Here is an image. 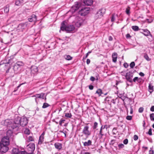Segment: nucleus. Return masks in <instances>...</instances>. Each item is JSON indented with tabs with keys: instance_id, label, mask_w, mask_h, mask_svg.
<instances>
[{
	"instance_id": "obj_60",
	"label": "nucleus",
	"mask_w": 154,
	"mask_h": 154,
	"mask_svg": "<svg viewBox=\"0 0 154 154\" xmlns=\"http://www.w3.org/2000/svg\"><path fill=\"white\" fill-rule=\"evenodd\" d=\"M139 75L143 77L144 76V74L142 72H140L139 73Z\"/></svg>"
},
{
	"instance_id": "obj_31",
	"label": "nucleus",
	"mask_w": 154,
	"mask_h": 154,
	"mask_svg": "<svg viewBox=\"0 0 154 154\" xmlns=\"http://www.w3.org/2000/svg\"><path fill=\"white\" fill-rule=\"evenodd\" d=\"M131 27L132 29L135 31H137L139 30V27L137 26H132Z\"/></svg>"
},
{
	"instance_id": "obj_24",
	"label": "nucleus",
	"mask_w": 154,
	"mask_h": 154,
	"mask_svg": "<svg viewBox=\"0 0 154 154\" xmlns=\"http://www.w3.org/2000/svg\"><path fill=\"white\" fill-rule=\"evenodd\" d=\"M20 151L19 149L17 148H13L12 150V153L13 154H19Z\"/></svg>"
},
{
	"instance_id": "obj_61",
	"label": "nucleus",
	"mask_w": 154,
	"mask_h": 154,
	"mask_svg": "<svg viewBox=\"0 0 154 154\" xmlns=\"http://www.w3.org/2000/svg\"><path fill=\"white\" fill-rule=\"evenodd\" d=\"M112 133H113V134H116V129H115V128L113 129L112 130Z\"/></svg>"
},
{
	"instance_id": "obj_7",
	"label": "nucleus",
	"mask_w": 154,
	"mask_h": 154,
	"mask_svg": "<svg viewBox=\"0 0 154 154\" xmlns=\"http://www.w3.org/2000/svg\"><path fill=\"white\" fill-rule=\"evenodd\" d=\"M24 65V63L22 61H18L16 63L14 66V70H18L19 71L21 70V67Z\"/></svg>"
},
{
	"instance_id": "obj_1",
	"label": "nucleus",
	"mask_w": 154,
	"mask_h": 154,
	"mask_svg": "<svg viewBox=\"0 0 154 154\" xmlns=\"http://www.w3.org/2000/svg\"><path fill=\"white\" fill-rule=\"evenodd\" d=\"M28 119L26 117L23 116L20 118L18 117L13 121L12 120L6 119L2 122V124L9 127L10 128L14 129L18 127L19 125L22 127L26 126L28 123Z\"/></svg>"
},
{
	"instance_id": "obj_42",
	"label": "nucleus",
	"mask_w": 154,
	"mask_h": 154,
	"mask_svg": "<svg viewBox=\"0 0 154 154\" xmlns=\"http://www.w3.org/2000/svg\"><path fill=\"white\" fill-rule=\"evenodd\" d=\"M143 110L144 108L143 107H140L138 109V112L140 113H142Z\"/></svg>"
},
{
	"instance_id": "obj_55",
	"label": "nucleus",
	"mask_w": 154,
	"mask_h": 154,
	"mask_svg": "<svg viewBox=\"0 0 154 154\" xmlns=\"http://www.w3.org/2000/svg\"><path fill=\"white\" fill-rule=\"evenodd\" d=\"M89 88L91 90H92L94 88V86L92 85H90L89 86Z\"/></svg>"
},
{
	"instance_id": "obj_20",
	"label": "nucleus",
	"mask_w": 154,
	"mask_h": 154,
	"mask_svg": "<svg viewBox=\"0 0 154 154\" xmlns=\"http://www.w3.org/2000/svg\"><path fill=\"white\" fill-rule=\"evenodd\" d=\"M112 57L113 62L114 63L116 62L117 58V53H113L112 55Z\"/></svg>"
},
{
	"instance_id": "obj_27",
	"label": "nucleus",
	"mask_w": 154,
	"mask_h": 154,
	"mask_svg": "<svg viewBox=\"0 0 154 154\" xmlns=\"http://www.w3.org/2000/svg\"><path fill=\"white\" fill-rule=\"evenodd\" d=\"M153 87L151 84H149V91L150 93H151L153 91Z\"/></svg>"
},
{
	"instance_id": "obj_26",
	"label": "nucleus",
	"mask_w": 154,
	"mask_h": 154,
	"mask_svg": "<svg viewBox=\"0 0 154 154\" xmlns=\"http://www.w3.org/2000/svg\"><path fill=\"white\" fill-rule=\"evenodd\" d=\"M4 9L5 13H8L9 10V6L8 5H6Z\"/></svg>"
},
{
	"instance_id": "obj_30",
	"label": "nucleus",
	"mask_w": 154,
	"mask_h": 154,
	"mask_svg": "<svg viewBox=\"0 0 154 154\" xmlns=\"http://www.w3.org/2000/svg\"><path fill=\"white\" fill-rule=\"evenodd\" d=\"M144 57L148 61H150L151 60V59L149 57L147 54H144Z\"/></svg>"
},
{
	"instance_id": "obj_48",
	"label": "nucleus",
	"mask_w": 154,
	"mask_h": 154,
	"mask_svg": "<svg viewBox=\"0 0 154 154\" xmlns=\"http://www.w3.org/2000/svg\"><path fill=\"white\" fill-rule=\"evenodd\" d=\"M148 134L149 135H152V129L151 128H150L149 130V131L148 132Z\"/></svg>"
},
{
	"instance_id": "obj_8",
	"label": "nucleus",
	"mask_w": 154,
	"mask_h": 154,
	"mask_svg": "<svg viewBox=\"0 0 154 154\" xmlns=\"http://www.w3.org/2000/svg\"><path fill=\"white\" fill-rule=\"evenodd\" d=\"M142 30L144 32H141L142 34L146 36H150L151 38H149V41L151 42L152 40V35L150 34V32L147 29H142Z\"/></svg>"
},
{
	"instance_id": "obj_43",
	"label": "nucleus",
	"mask_w": 154,
	"mask_h": 154,
	"mask_svg": "<svg viewBox=\"0 0 154 154\" xmlns=\"http://www.w3.org/2000/svg\"><path fill=\"white\" fill-rule=\"evenodd\" d=\"M126 79L128 81L132 83L133 82V80H132V78H126Z\"/></svg>"
},
{
	"instance_id": "obj_16",
	"label": "nucleus",
	"mask_w": 154,
	"mask_h": 154,
	"mask_svg": "<svg viewBox=\"0 0 154 154\" xmlns=\"http://www.w3.org/2000/svg\"><path fill=\"white\" fill-rule=\"evenodd\" d=\"M37 20L36 16L34 14H32V16L28 18V20L30 22H36Z\"/></svg>"
},
{
	"instance_id": "obj_32",
	"label": "nucleus",
	"mask_w": 154,
	"mask_h": 154,
	"mask_svg": "<svg viewBox=\"0 0 154 154\" xmlns=\"http://www.w3.org/2000/svg\"><path fill=\"white\" fill-rule=\"evenodd\" d=\"M50 105L48 103H43L42 108L44 109L48 107Z\"/></svg>"
},
{
	"instance_id": "obj_15",
	"label": "nucleus",
	"mask_w": 154,
	"mask_h": 154,
	"mask_svg": "<svg viewBox=\"0 0 154 154\" xmlns=\"http://www.w3.org/2000/svg\"><path fill=\"white\" fill-rule=\"evenodd\" d=\"M84 4L87 6H91L93 4V0H83Z\"/></svg>"
},
{
	"instance_id": "obj_25",
	"label": "nucleus",
	"mask_w": 154,
	"mask_h": 154,
	"mask_svg": "<svg viewBox=\"0 0 154 154\" xmlns=\"http://www.w3.org/2000/svg\"><path fill=\"white\" fill-rule=\"evenodd\" d=\"M64 58L66 60H70L72 59V57L69 55H65L64 56Z\"/></svg>"
},
{
	"instance_id": "obj_11",
	"label": "nucleus",
	"mask_w": 154,
	"mask_h": 154,
	"mask_svg": "<svg viewBox=\"0 0 154 154\" xmlns=\"http://www.w3.org/2000/svg\"><path fill=\"white\" fill-rule=\"evenodd\" d=\"M27 149L29 151L33 152L35 149V145L34 143H31L27 146Z\"/></svg>"
},
{
	"instance_id": "obj_18",
	"label": "nucleus",
	"mask_w": 154,
	"mask_h": 154,
	"mask_svg": "<svg viewBox=\"0 0 154 154\" xmlns=\"http://www.w3.org/2000/svg\"><path fill=\"white\" fill-rule=\"evenodd\" d=\"M26 27V24L24 23H21L18 26V29L20 30L23 31Z\"/></svg>"
},
{
	"instance_id": "obj_51",
	"label": "nucleus",
	"mask_w": 154,
	"mask_h": 154,
	"mask_svg": "<svg viewBox=\"0 0 154 154\" xmlns=\"http://www.w3.org/2000/svg\"><path fill=\"white\" fill-rule=\"evenodd\" d=\"M95 79V78L93 76H91L90 78V80L92 82L94 81Z\"/></svg>"
},
{
	"instance_id": "obj_33",
	"label": "nucleus",
	"mask_w": 154,
	"mask_h": 154,
	"mask_svg": "<svg viewBox=\"0 0 154 154\" xmlns=\"http://www.w3.org/2000/svg\"><path fill=\"white\" fill-rule=\"evenodd\" d=\"M98 126V123L96 122H95L94 123V125L93 126V129H96Z\"/></svg>"
},
{
	"instance_id": "obj_2",
	"label": "nucleus",
	"mask_w": 154,
	"mask_h": 154,
	"mask_svg": "<svg viewBox=\"0 0 154 154\" xmlns=\"http://www.w3.org/2000/svg\"><path fill=\"white\" fill-rule=\"evenodd\" d=\"M80 9L79 11L78 14L82 16H85L90 12V8L82 7V3L81 2H76L73 5L71 9V11L72 12H74Z\"/></svg>"
},
{
	"instance_id": "obj_39",
	"label": "nucleus",
	"mask_w": 154,
	"mask_h": 154,
	"mask_svg": "<svg viewBox=\"0 0 154 154\" xmlns=\"http://www.w3.org/2000/svg\"><path fill=\"white\" fill-rule=\"evenodd\" d=\"M28 140L29 141H32L34 140L33 137L31 136H29L28 137Z\"/></svg>"
},
{
	"instance_id": "obj_53",
	"label": "nucleus",
	"mask_w": 154,
	"mask_h": 154,
	"mask_svg": "<svg viewBox=\"0 0 154 154\" xmlns=\"http://www.w3.org/2000/svg\"><path fill=\"white\" fill-rule=\"evenodd\" d=\"M150 149H151V148ZM149 154H154V151L151 149L149 151Z\"/></svg>"
},
{
	"instance_id": "obj_36",
	"label": "nucleus",
	"mask_w": 154,
	"mask_h": 154,
	"mask_svg": "<svg viewBox=\"0 0 154 154\" xmlns=\"http://www.w3.org/2000/svg\"><path fill=\"white\" fill-rule=\"evenodd\" d=\"M65 120L62 119H61L59 121V125L61 126L62 125V124L64 123Z\"/></svg>"
},
{
	"instance_id": "obj_28",
	"label": "nucleus",
	"mask_w": 154,
	"mask_h": 154,
	"mask_svg": "<svg viewBox=\"0 0 154 154\" xmlns=\"http://www.w3.org/2000/svg\"><path fill=\"white\" fill-rule=\"evenodd\" d=\"M96 93L98 94L100 96H101V94H102V90L100 89H99L97 91Z\"/></svg>"
},
{
	"instance_id": "obj_3",
	"label": "nucleus",
	"mask_w": 154,
	"mask_h": 154,
	"mask_svg": "<svg viewBox=\"0 0 154 154\" xmlns=\"http://www.w3.org/2000/svg\"><path fill=\"white\" fill-rule=\"evenodd\" d=\"M75 27L72 25H67L65 24V22L63 21L61 24L60 29L62 31L67 32L72 31L75 30Z\"/></svg>"
},
{
	"instance_id": "obj_40",
	"label": "nucleus",
	"mask_w": 154,
	"mask_h": 154,
	"mask_svg": "<svg viewBox=\"0 0 154 154\" xmlns=\"http://www.w3.org/2000/svg\"><path fill=\"white\" fill-rule=\"evenodd\" d=\"M130 8L129 7H128V8H127L126 9V13L128 15H129L130 14Z\"/></svg>"
},
{
	"instance_id": "obj_21",
	"label": "nucleus",
	"mask_w": 154,
	"mask_h": 154,
	"mask_svg": "<svg viewBox=\"0 0 154 154\" xmlns=\"http://www.w3.org/2000/svg\"><path fill=\"white\" fill-rule=\"evenodd\" d=\"M82 143L84 146H88L91 145L92 142L91 140H89L87 142H82Z\"/></svg>"
},
{
	"instance_id": "obj_14",
	"label": "nucleus",
	"mask_w": 154,
	"mask_h": 154,
	"mask_svg": "<svg viewBox=\"0 0 154 154\" xmlns=\"http://www.w3.org/2000/svg\"><path fill=\"white\" fill-rule=\"evenodd\" d=\"M8 149V148L7 146L2 145L0 149V151L2 153H5Z\"/></svg>"
},
{
	"instance_id": "obj_47",
	"label": "nucleus",
	"mask_w": 154,
	"mask_h": 154,
	"mask_svg": "<svg viewBox=\"0 0 154 154\" xmlns=\"http://www.w3.org/2000/svg\"><path fill=\"white\" fill-rule=\"evenodd\" d=\"M138 138V136L137 135H135L134 136L133 139L134 140H137Z\"/></svg>"
},
{
	"instance_id": "obj_64",
	"label": "nucleus",
	"mask_w": 154,
	"mask_h": 154,
	"mask_svg": "<svg viewBox=\"0 0 154 154\" xmlns=\"http://www.w3.org/2000/svg\"><path fill=\"white\" fill-rule=\"evenodd\" d=\"M99 77V75L98 74H97L95 77L96 80L97 81L98 80Z\"/></svg>"
},
{
	"instance_id": "obj_10",
	"label": "nucleus",
	"mask_w": 154,
	"mask_h": 154,
	"mask_svg": "<svg viewBox=\"0 0 154 154\" xmlns=\"http://www.w3.org/2000/svg\"><path fill=\"white\" fill-rule=\"evenodd\" d=\"M32 97H35V102L37 103V99L38 98L44 99L45 97V94L43 93H41L40 94H36L35 95L32 96Z\"/></svg>"
},
{
	"instance_id": "obj_34",
	"label": "nucleus",
	"mask_w": 154,
	"mask_h": 154,
	"mask_svg": "<svg viewBox=\"0 0 154 154\" xmlns=\"http://www.w3.org/2000/svg\"><path fill=\"white\" fill-rule=\"evenodd\" d=\"M150 120L152 121H154V113H152L150 115Z\"/></svg>"
},
{
	"instance_id": "obj_63",
	"label": "nucleus",
	"mask_w": 154,
	"mask_h": 154,
	"mask_svg": "<svg viewBox=\"0 0 154 154\" xmlns=\"http://www.w3.org/2000/svg\"><path fill=\"white\" fill-rule=\"evenodd\" d=\"M90 60L89 59H88L87 60L86 63L88 64L90 63Z\"/></svg>"
},
{
	"instance_id": "obj_5",
	"label": "nucleus",
	"mask_w": 154,
	"mask_h": 154,
	"mask_svg": "<svg viewBox=\"0 0 154 154\" xmlns=\"http://www.w3.org/2000/svg\"><path fill=\"white\" fill-rule=\"evenodd\" d=\"M106 10L104 8H101L98 11L95 15V17L97 18H101L105 13Z\"/></svg>"
},
{
	"instance_id": "obj_4",
	"label": "nucleus",
	"mask_w": 154,
	"mask_h": 154,
	"mask_svg": "<svg viewBox=\"0 0 154 154\" xmlns=\"http://www.w3.org/2000/svg\"><path fill=\"white\" fill-rule=\"evenodd\" d=\"M89 127L88 125L85 126L82 131V133L87 138L91 134V132L89 130Z\"/></svg>"
},
{
	"instance_id": "obj_52",
	"label": "nucleus",
	"mask_w": 154,
	"mask_h": 154,
	"mask_svg": "<svg viewBox=\"0 0 154 154\" xmlns=\"http://www.w3.org/2000/svg\"><path fill=\"white\" fill-rule=\"evenodd\" d=\"M137 79H138V77H134V78L133 79V81L134 82H135L136 81L137 82Z\"/></svg>"
},
{
	"instance_id": "obj_29",
	"label": "nucleus",
	"mask_w": 154,
	"mask_h": 154,
	"mask_svg": "<svg viewBox=\"0 0 154 154\" xmlns=\"http://www.w3.org/2000/svg\"><path fill=\"white\" fill-rule=\"evenodd\" d=\"M125 76L126 78H132L133 77V75L132 73L129 72L126 73Z\"/></svg>"
},
{
	"instance_id": "obj_6",
	"label": "nucleus",
	"mask_w": 154,
	"mask_h": 154,
	"mask_svg": "<svg viewBox=\"0 0 154 154\" xmlns=\"http://www.w3.org/2000/svg\"><path fill=\"white\" fill-rule=\"evenodd\" d=\"M106 125H102L100 128L99 133V136L100 138H102L103 136L104 135L105 133L107 131V128H105Z\"/></svg>"
},
{
	"instance_id": "obj_38",
	"label": "nucleus",
	"mask_w": 154,
	"mask_h": 154,
	"mask_svg": "<svg viewBox=\"0 0 154 154\" xmlns=\"http://www.w3.org/2000/svg\"><path fill=\"white\" fill-rule=\"evenodd\" d=\"M24 133L26 134H30V131L28 129H26L24 131Z\"/></svg>"
},
{
	"instance_id": "obj_45",
	"label": "nucleus",
	"mask_w": 154,
	"mask_h": 154,
	"mask_svg": "<svg viewBox=\"0 0 154 154\" xmlns=\"http://www.w3.org/2000/svg\"><path fill=\"white\" fill-rule=\"evenodd\" d=\"M123 142L125 144H127L128 143V139H126L123 140Z\"/></svg>"
},
{
	"instance_id": "obj_12",
	"label": "nucleus",
	"mask_w": 154,
	"mask_h": 154,
	"mask_svg": "<svg viewBox=\"0 0 154 154\" xmlns=\"http://www.w3.org/2000/svg\"><path fill=\"white\" fill-rule=\"evenodd\" d=\"M84 20L82 18H79L78 20L75 23V26L78 27H80L82 25L84 22Z\"/></svg>"
},
{
	"instance_id": "obj_23",
	"label": "nucleus",
	"mask_w": 154,
	"mask_h": 154,
	"mask_svg": "<svg viewBox=\"0 0 154 154\" xmlns=\"http://www.w3.org/2000/svg\"><path fill=\"white\" fill-rule=\"evenodd\" d=\"M31 71L32 73H34L38 71V68L36 66H32L31 68Z\"/></svg>"
},
{
	"instance_id": "obj_59",
	"label": "nucleus",
	"mask_w": 154,
	"mask_h": 154,
	"mask_svg": "<svg viewBox=\"0 0 154 154\" xmlns=\"http://www.w3.org/2000/svg\"><path fill=\"white\" fill-rule=\"evenodd\" d=\"M150 111L152 112H154V106H152L150 108Z\"/></svg>"
},
{
	"instance_id": "obj_54",
	"label": "nucleus",
	"mask_w": 154,
	"mask_h": 154,
	"mask_svg": "<svg viewBox=\"0 0 154 154\" xmlns=\"http://www.w3.org/2000/svg\"><path fill=\"white\" fill-rule=\"evenodd\" d=\"M123 65H124V67H125V68H127L128 66V64L127 63H125Z\"/></svg>"
},
{
	"instance_id": "obj_56",
	"label": "nucleus",
	"mask_w": 154,
	"mask_h": 154,
	"mask_svg": "<svg viewBox=\"0 0 154 154\" xmlns=\"http://www.w3.org/2000/svg\"><path fill=\"white\" fill-rule=\"evenodd\" d=\"M22 85V84H20L17 87V88H15L14 91V92H15L20 87V85Z\"/></svg>"
},
{
	"instance_id": "obj_13",
	"label": "nucleus",
	"mask_w": 154,
	"mask_h": 154,
	"mask_svg": "<svg viewBox=\"0 0 154 154\" xmlns=\"http://www.w3.org/2000/svg\"><path fill=\"white\" fill-rule=\"evenodd\" d=\"M26 2L27 1L26 0H16L15 4L16 5L19 6L22 5Z\"/></svg>"
},
{
	"instance_id": "obj_41",
	"label": "nucleus",
	"mask_w": 154,
	"mask_h": 154,
	"mask_svg": "<svg viewBox=\"0 0 154 154\" xmlns=\"http://www.w3.org/2000/svg\"><path fill=\"white\" fill-rule=\"evenodd\" d=\"M135 65V63L134 62H132L130 64V66L131 68H133Z\"/></svg>"
},
{
	"instance_id": "obj_62",
	"label": "nucleus",
	"mask_w": 154,
	"mask_h": 154,
	"mask_svg": "<svg viewBox=\"0 0 154 154\" xmlns=\"http://www.w3.org/2000/svg\"><path fill=\"white\" fill-rule=\"evenodd\" d=\"M113 40L112 37L110 36H109V41H112Z\"/></svg>"
},
{
	"instance_id": "obj_58",
	"label": "nucleus",
	"mask_w": 154,
	"mask_h": 154,
	"mask_svg": "<svg viewBox=\"0 0 154 154\" xmlns=\"http://www.w3.org/2000/svg\"><path fill=\"white\" fill-rule=\"evenodd\" d=\"M130 113L131 114H132L133 113V109L131 106L130 107Z\"/></svg>"
},
{
	"instance_id": "obj_22",
	"label": "nucleus",
	"mask_w": 154,
	"mask_h": 154,
	"mask_svg": "<svg viewBox=\"0 0 154 154\" xmlns=\"http://www.w3.org/2000/svg\"><path fill=\"white\" fill-rule=\"evenodd\" d=\"M12 134V131L11 130H9L7 131V136L6 137L9 138L10 137H11Z\"/></svg>"
},
{
	"instance_id": "obj_46",
	"label": "nucleus",
	"mask_w": 154,
	"mask_h": 154,
	"mask_svg": "<svg viewBox=\"0 0 154 154\" xmlns=\"http://www.w3.org/2000/svg\"><path fill=\"white\" fill-rule=\"evenodd\" d=\"M126 119L128 120H131L132 119V117L131 116H128L126 117Z\"/></svg>"
},
{
	"instance_id": "obj_19",
	"label": "nucleus",
	"mask_w": 154,
	"mask_h": 154,
	"mask_svg": "<svg viewBox=\"0 0 154 154\" xmlns=\"http://www.w3.org/2000/svg\"><path fill=\"white\" fill-rule=\"evenodd\" d=\"M55 148L59 150H60L62 148V144L61 143H56L54 144Z\"/></svg>"
},
{
	"instance_id": "obj_37",
	"label": "nucleus",
	"mask_w": 154,
	"mask_h": 154,
	"mask_svg": "<svg viewBox=\"0 0 154 154\" xmlns=\"http://www.w3.org/2000/svg\"><path fill=\"white\" fill-rule=\"evenodd\" d=\"M118 146L119 149H122L124 147V145L122 143H119L118 144Z\"/></svg>"
},
{
	"instance_id": "obj_9",
	"label": "nucleus",
	"mask_w": 154,
	"mask_h": 154,
	"mask_svg": "<svg viewBox=\"0 0 154 154\" xmlns=\"http://www.w3.org/2000/svg\"><path fill=\"white\" fill-rule=\"evenodd\" d=\"M1 142L2 145L8 146L9 143V138L4 137L2 139Z\"/></svg>"
},
{
	"instance_id": "obj_17",
	"label": "nucleus",
	"mask_w": 154,
	"mask_h": 154,
	"mask_svg": "<svg viewBox=\"0 0 154 154\" xmlns=\"http://www.w3.org/2000/svg\"><path fill=\"white\" fill-rule=\"evenodd\" d=\"M45 134V132H43L39 137V139L38 142V144H41L44 141V135Z\"/></svg>"
},
{
	"instance_id": "obj_57",
	"label": "nucleus",
	"mask_w": 154,
	"mask_h": 154,
	"mask_svg": "<svg viewBox=\"0 0 154 154\" xmlns=\"http://www.w3.org/2000/svg\"><path fill=\"white\" fill-rule=\"evenodd\" d=\"M142 79L141 78H138V77L137 82L138 83L141 82L142 81Z\"/></svg>"
},
{
	"instance_id": "obj_44",
	"label": "nucleus",
	"mask_w": 154,
	"mask_h": 154,
	"mask_svg": "<svg viewBox=\"0 0 154 154\" xmlns=\"http://www.w3.org/2000/svg\"><path fill=\"white\" fill-rule=\"evenodd\" d=\"M115 20V14H113L112 15V17L111 19V21L112 22L114 21Z\"/></svg>"
},
{
	"instance_id": "obj_49",
	"label": "nucleus",
	"mask_w": 154,
	"mask_h": 154,
	"mask_svg": "<svg viewBox=\"0 0 154 154\" xmlns=\"http://www.w3.org/2000/svg\"><path fill=\"white\" fill-rule=\"evenodd\" d=\"M19 154H28V153L25 151H20Z\"/></svg>"
},
{
	"instance_id": "obj_50",
	"label": "nucleus",
	"mask_w": 154,
	"mask_h": 154,
	"mask_svg": "<svg viewBox=\"0 0 154 154\" xmlns=\"http://www.w3.org/2000/svg\"><path fill=\"white\" fill-rule=\"evenodd\" d=\"M91 52V51H88V53L86 54V55H85V58H87L88 57V55H89V54H90Z\"/></svg>"
},
{
	"instance_id": "obj_35",
	"label": "nucleus",
	"mask_w": 154,
	"mask_h": 154,
	"mask_svg": "<svg viewBox=\"0 0 154 154\" xmlns=\"http://www.w3.org/2000/svg\"><path fill=\"white\" fill-rule=\"evenodd\" d=\"M71 113H65V116L67 118H71L72 117Z\"/></svg>"
}]
</instances>
